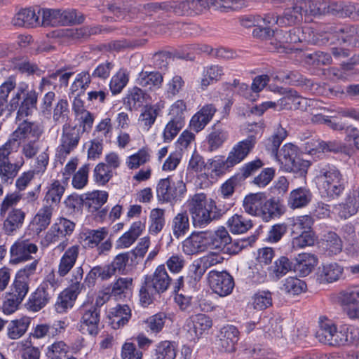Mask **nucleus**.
<instances>
[{"label":"nucleus","mask_w":359,"mask_h":359,"mask_svg":"<svg viewBox=\"0 0 359 359\" xmlns=\"http://www.w3.org/2000/svg\"><path fill=\"white\" fill-rule=\"evenodd\" d=\"M187 206L195 227H205L222 216L215 201L208 200L204 194L192 196L187 201Z\"/></svg>","instance_id":"1"},{"label":"nucleus","mask_w":359,"mask_h":359,"mask_svg":"<svg viewBox=\"0 0 359 359\" xmlns=\"http://www.w3.org/2000/svg\"><path fill=\"white\" fill-rule=\"evenodd\" d=\"M37 100L38 94L35 90L29 89L27 84L22 83L10 99L8 111L11 114L18 109L16 118L21 120L32 114L34 109L36 108Z\"/></svg>","instance_id":"2"},{"label":"nucleus","mask_w":359,"mask_h":359,"mask_svg":"<svg viewBox=\"0 0 359 359\" xmlns=\"http://www.w3.org/2000/svg\"><path fill=\"white\" fill-rule=\"evenodd\" d=\"M207 278L210 289L219 296L226 297L232 292L234 280L227 271L212 270L208 272Z\"/></svg>","instance_id":"3"},{"label":"nucleus","mask_w":359,"mask_h":359,"mask_svg":"<svg viewBox=\"0 0 359 359\" xmlns=\"http://www.w3.org/2000/svg\"><path fill=\"white\" fill-rule=\"evenodd\" d=\"M187 191L185 184L182 180L171 182L169 177L159 181L156 193L159 201L172 202L181 198Z\"/></svg>","instance_id":"4"},{"label":"nucleus","mask_w":359,"mask_h":359,"mask_svg":"<svg viewBox=\"0 0 359 359\" xmlns=\"http://www.w3.org/2000/svg\"><path fill=\"white\" fill-rule=\"evenodd\" d=\"M320 172L323 178V188L328 196H338L344 191L345 180L335 167L323 168Z\"/></svg>","instance_id":"5"},{"label":"nucleus","mask_w":359,"mask_h":359,"mask_svg":"<svg viewBox=\"0 0 359 359\" xmlns=\"http://www.w3.org/2000/svg\"><path fill=\"white\" fill-rule=\"evenodd\" d=\"M81 133L79 129L75 126H71L67 123H65L62 127L60 144L57 148L59 155L65 157L69 155L79 145Z\"/></svg>","instance_id":"6"},{"label":"nucleus","mask_w":359,"mask_h":359,"mask_svg":"<svg viewBox=\"0 0 359 359\" xmlns=\"http://www.w3.org/2000/svg\"><path fill=\"white\" fill-rule=\"evenodd\" d=\"M43 133V127L41 124L23 121L11 134L10 138L16 144L17 142H22L32 140H39Z\"/></svg>","instance_id":"7"},{"label":"nucleus","mask_w":359,"mask_h":359,"mask_svg":"<svg viewBox=\"0 0 359 359\" xmlns=\"http://www.w3.org/2000/svg\"><path fill=\"white\" fill-rule=\"evenodd\" d=\"M341 330H338L337 325L328 319L321 320L319 328L316 333L318 341L325 345L339 346Z\"/></svg>","instance_id":"8"},{"label":"nucleus","mask_w":359,"mask_h":359,"mask_svg":"<svg viewBox=\"0 0 359 359\" xmlns=\"http://www.w3.org/2000/svg\"><path fill=\"white\" fill-rule=\"evenodd\" d=\"M100 320V309L96 306L83 305L82 316L80 320V330L83 333H88L95 336L99 332Z\"/></svg>","instance_id":"9"},{"label":"nucleus","mask_w":359,"mask_h":359,"mask_svg":"<svg viewBox=\"0 0 359 359\" xmlns=\"http://www.w3.org/2000/svg\"><path fill=\"white\" fill-rule=\"evenodd\" d=\"M325 33L335 34L339 41L348 45L359 43V25H330L325 28Z\"/></svg>","instance_id":"10"},{"label":"nucleus","mask_w":359,"mask_h":359,"mask_svg":"<svg viewBox=\"0 0 359 359\" xmlns=\"http://www.w3.org/2000/svg\"><path fill=\"white\" fill-rule=\"evenodd\" d=\"M344 271V266L337 262L325 264L318 267L316 280L322 285L333 283L341 278Z\"/></svg>","instance_id":"11"},{"label":"nucleus","mask_w":359,"mask_h":359,"mask_svg":"<svg viewBox=\"0 0 359 359\" xmlns=\"http://www.w3.org/2000/svg\"><path fill=\"white\" fill-rule=\"evenodd\" d=\"M172 278L168 275L165 266L162 264L157 266L152 276H147V285L151 287L156 293L166 291L172 283Z\"/></svg>","instance_id":"12"},{"label":"nucleus","mask_w":359,"mask_h":359,"mask_svg":"<svg viewBox=\"0 0 359 359\" xmlns=\"http://www.w3.org/2000/svg\"><path fill=\"white\" fill-rule=\"evenodd\" d=\"M257 142L254 135H249L245 140L238 142L229 153V163L236 165L243 161L254 148Z\"/></svg>","instance_id":"13"},{"label":"nucleus","mask_w":359,"mask_h":359,"mask_svg":"<svg viewBox=\"0 0 359 359\" xmlns=\"http://www.w3.org/2000/svg\"><path fill=\"white\" fill-rule=\"evenodd\" d=\"M38 247L28 240H18L11 248V262L18 264L32 258L31 254L36 253Z\"/></svg>","instance_id":"14"},{"label":"nucleus","mask_w":359,"mask_h":359,"mask_svg":"<svg viewBox=\"0 0 359 359\" xmlns=\"http://www.w3.org/2000/svg\"><path fill=\"white\" fill-rule=\"evenodd\" d=\"M238 330L233 325L222 327L218 334L217 345L220 351L233 353L238 340Z\"/></svg>","instance_id":"15"},{"label":"nucleus","mask_w":359,"mask_h":359,"mask_svg":"<svg viewBox=\"0 0 359 359\" xmlns=\"http://www.w3.org/2000/svg\"><path fill=\"white\" fill-rule=\"evenodd\" d=\"M212 325V321L210 317L199 313L192 316L187 320L185 328L191 337H198L208 332Z\"/></svg>","instance_id":"16"},{"label":"nucleus","mask_w":359,"mask_h":359,"mask_svg":"<svg viewBox=\"0 0 359 359\" xmlns=\"http://www.w3.org/2000/svg\"><path fill=\"white\" fill-rule=\"evenodd\" d=\"M208 250L205 231L194 232L182 242V250L189 255Z\"/></svg>","instance_id":"17"},{"label":"nucleus","mask_w":359,"mask_h":359,"mask_svg":"<svg viewBox=\"0 0 359 359\" xmlns=\"http://www.w3.org/2000/svg\"><path fill=\"white\" fill-rule=\"evenodd\" d=\"M229 132L224 124L220 121L215 123L206 137L208 150L215 151L220 148L228 140Z\"/></svg>","instance_id":"18"},{"label":"nucleus","mask_w":359,"mask_h":359,"mask_svg":"<svg viewBox=\"0 0 359 359\" xmlns=\"http://www.w3.org/2000/svg\"><path fill=\"white\" fill-rule=\"evenodd\" d=\"M208 248L219 252L227 248L228 243H231V236L224 227H220L215 231H205Z\"/></svg>","instance_id":"19"},{"label":"nucleus","mask_w":359,"mask_h":359,"mask_svg":"<svg viewBox=\"0 0 359 359\" xmlns=\"http://www.w3.org/2000/svg\"><path fill=\"white\" fill-rule=\"evenodd\" d=\"M300 32V29L297 27H294L285 33L277 32L276 37L279 41L276 43L271 42V45L273 46L271 49H273L278 53H287V50L290 48L286 46V44L297 43L302 41V39L299 36Z\"/></svg>","instance_id":"20"},{"label":"nucleus","mask_w":359,"mask_h":359,"mask_svg":"<svg viewBox=\"0 0 359 359\" xmlns=\"http://www.w3.org/2000/svg\"><path fill=\"white\" fill-rule=\"evenodd\" d=\"M41 11L36 13L31 8H24L19 11L13 17L12 22L18 27H34L40 25Z\"/></svg>","instance_id":"21"},{"label":"nucleus","mask_w":359,"mask_h":359,"mask_svg":"<svg viewBox=\"0 0 359 359\" xmlns=\"http://www.w3.org/2000/svg\"><path fill=\"white\" fill-rule=\"evenodd\" d=\"M144 224L141 221L133 222L129 230L125 232L116 241L118 248H127L131 246L144 230Z\"/></svg>","instance_id":"22"},{"label":"nucleus","mask_w":359,"mask_h":359,"mask_svg":"<svg viewBox=\"0 0 359 359\" xmlns=\"http://www.w3.org/2000/svg\"><path fill=\"white\" fill-rule=\"evenodd\" d=\"M280 105H284L287 109L307 110L308 107L312 106L316 102L313 100H308L297 95L294 90H289L288 93L279 100Z\"/></svg>","instance_id":"23"},{"label":"nucleus","mask_w":359,"mask_h":359,"mask_svg":"<svg viewBox=\"0 0 359 359\" xmlns=\"http://www.w3.org/2000/svg\"><path fill=\"white\" fill-rule=\"evenodd\" d=\"M79 253L77 245L69 248L61 257L57 273L61 277L65 276L74 267Z\"/></svg>","instance_id":"24"},{"label":"nucleus","mask_w":359,"mask_h":359,"mask_svg":"<svg viewBox=\"0 0 359 359\" xmlns=\"http://www.w3.org/2000/svg\"><path fill=\"white\" fill-rule=\"evenodd\" d=\"M25 213L20 209H13L3 223V230L7 235H11L21 228L24 222Z\"/></svg>","instance_id":"25"},{"label":"nucleus","mask_w":359,"mask_h":359,"mask_svg":"<svg viewBox=\"0 0 359 359\" xmlns=\"http://www.w3.org/2000/svg\"><path fill=\"white\" fill-rule=\"evenodd\" d=\"M16 87V81L14 76H10L7 80L0 86V116L11 115L9 110L10 101L8 102L9 94L14 90Z\"/></svg>","instance_id":"26"},{"label":"nucleus","mask_w":359,"mask_h":359,"mask_svg":"<svg viewBox=\"0 0 359 359\" xmlns=\"http://www.w3.org/2000/svg\"><path fill=\"white\" fill-rule=\"evenodd\" d=\"M295 261L294 269L302 276H308L318 263L316 257L309 253L299 254L295 258Z\"/></svg>","instance_id":"27"},{"label":"nucleus","mask_w":359,"mask_h":359,"mask_svg":"<svg viewBox=\"0 0 359 359\" xmlns=\"http://www.w3.org/2000/svg\"><path fill=\"white\" fill-rule=\"evenodd\" d=\"M312 194L306 188H298L291 191L288 204L292 209L299 208L307 205L311 201Z\"/></svg>","instance_id":"28"},{"label":"nucleus","mask_w":359,"mask_h":359,"mask_svg":"<svg viewBox=\"0 0 359 359\" xmlns=\"http://www.w3.org/2000/svg\"><path fill=\"white\" fill-rule=\"evenodd\" d=\"M265 201V195L262 193L252 194L247 196L243 201L245 211L252 215L259 216L262 214L261 210Z\"/></svg>","instance_id":"29"},{"label":"nucleus","mask_w":359,"mask_h":359,"mask_svg":"<svg viewBox=\"0 0 359 359\" xmlns=\"http://www.w3.org/2000/svg\"><path fill=\"white\" fill-rule=\"evenodd\" d=\"M25 163L22 156H20L15 163L6 161L0 164V177L1 181L4 182H8L13 181L17 176L19 170Z\"/></svg>","instance_id":"30"},{"label":"nucleus","mask_w":359,"mask_h":359,"mask_svg":"<svg viewBox=\"0 0 359 359\" xmlns=\"http://www.w3.org/2000/svg\"><path fill=\"white\" fill-rule=\"evenodd\" d=\"M154 8L161 10L167 13H173L177 16H190L187 0L156 4L154 6Z\"/></svg>","instance_id":"31"},{"label":"nucleus","mask_w":359,"mask_h":359,"mask_svg":"<svg viewBox=\"0 0 359 359\" xmlns=\"http://www.w3.org/2000/svg\"><path fill=\"white\" fill-rule=\"evenodd\" d=\"M224 75V70L222 66L212 65L204 68L203 78L201 81L202 89L206 88L213 82L221 80Z\"/></svg>","instance_id":"32"},{"label":"nucleus","mask_w":359,"mask_h":359,"mask_svg":"<svg viewBox=\"0 0 359 359\" xmlns=\"http://www.w3.org/2000/svg\"><path fill=\"white\" fill-rule=\"evenodd\" d=\"M261 212L262 214L259 215V217L268 222L273 217H279L283 215L285 212V208L283 205L275 199L266 200L265 198Z\"/></svg>","instance_id":"33"},{"label":"nucleus","mask_w":359,"mask_h":359,"mask_svg":"<svg viewBox=\"0 0 359 359\" xmlns=\"http://www.w3.org/2000/svg\"><path fill=\"white\" fill-rule=\"evenodd\" d=\"M292 263L290 259L282 256L275 261L274 264L269 267V276L273 279H280L292 269Z\"/></svg>","instance_id":"34"},{"label":"nucleus","mask_w":359,"mask_h":359,"mask_svg":"<svg viewBox=\"0 0 359 359\" xmlns=\"http://www.w3.org/2000/svg\"><path fill=\"white\" fill-rule=\"evenodd\" d=\"M227 224L233 233H244L252 227L250 219L238 214H235L229 218Z\"/></svg>","instance_id":"35"},{"label":"nucleus","mask_w":359,"mask_h":359,"mask_svg":"<svg viewBox=\"0 0 359 359\" xmlns=\"http://www.w3.org/2000/svg\"><path fill=\"white\" fill-rule=\"evenodd\" d=\"M130 309L128 305H118L113 308L110 312L113 327L116 329L126 325L130 318Z\"/></svg>","instance_id":"36"},{"label":"nucleus","mask_w":359,"mask_h":359,"mask_svg":"<svg viewBox=\"0 0 359 359\" xmlns=\"http://www.w3.org/2000/svg\"><path fill=\"white\" fill-rule=\"evenodd\" d=\"M108 194L104 191H95L86 194L84 200L85 206L93 212L98 210L107 202Z\"/></svg>","instance_id":"37"},{"label":"nucleus","mask_w":359,"mask_h":359,"mask_svg":"<svg viewBox=\"0 0 359 359\" xmlns=\"http://www.w3.org/2000/svg\"><path fill=\"white\" fill-rule=\"evenodd\" d=\"M189 218L186 211L178 213L175 216L172 222V230L175 238L184 236L189 230Z\"/></svg>","instance_id":"38"},{"label":"nucleus","mask_w":359,"mask_h":359,"mask_svg":"<svg viewBox=\"0 0 359 359\" xmlns=\"http://www.w3.org/2000/svg\"><path fill=\"white\" fill-rule=\"evenodd\" d=\"M108 235V231L105 228L99 229H88L82 233L81 238L84 245L88 248H93L98 246Z\"/></svg>","instance_id":"39"},{"label":"nucleus","mask_w":359,"mask_h":359,"mask_svg":"<svg viewBox=\"0 0 359 359\" xmlns=\"http://www.w3.org/2000/svg\"><path fill=\"white\" fill-rule=\"evenodd\" d=\"M137 83L149 89L152 87L160 88L163 81V76L157 72H141L137 78Z\"/></svg>","instance_id":"40"},{"label":"nucleus","mask_w":359,"mask_h":359,"mask_svg":"<svg viewBox=\"0 0 359 359\" xmlns=\"http://www.w3.org/2000/svg\"><path fill=\"white\" fill-rule=\"evenodd\" d=\"M49 291L41 287L32 294L29 302V309L33 311H38L43 308L52 297Z\"/></svg>","instance_id":"41"},{"label":"nucleus","mask_w":359,"mask_h":359,"mask_svg":"<svg viewBox=\"0 0 359 359\" xmlns=\"http://www.w3.org/2000/svg\"><path fill=\"white\" fill-rule=\"evenodd\" d=\"M322 245L331 255H337L342 250L341 238L336 233L332 231H328L323 235Z\"/></svg>","instance_id":"42"},{"label":"nucleus","mask_w":359,"mask_h":359,"mask_svg":"<svg viewBox=\"0 0 359 359\" xmlns=\"http://www.w3.org/2000/svg\"><path fill=\"white\" fill-rule=\"evenodd\" d=\"M307 286L304 281L295 278L288 277L285 279L281 290L290 295H298L306 290Z\"/></svg>","instance_id":"43"},{"label":"nucleus","mask_w":359,"mask_h":359,"mask_svg":"<svg viewBox=\"0 0 359 359\" xmlns=\"http://www.w3.org/2000/svg\"><path fill=\"white\" fill-rule=\"evenodd\" d=\"M279 20L281 27L292 25L302 22L303 18L297 2L294 3V6L292 7L285 8Z\"/></svg>","instance_id":"44"},{"label":"nucleus","mask_w":359,"mask_h":359,"mask_svg":"<svg viewBox=\"0 0 359 359\" xmlns=\"http://www.w3.org/2000/svg\"><path fill=\"white\" fill-rule=\"evenodd\" d=\"M297 2L302 18L306 16L323 15L322 1L297 0Z\"/></svg>","instance_id":"45"},{"label":"nucleus","mask_w":359,"mask_h":359,"mask_svg":"<svg viewBox=\"0 0 359 359\" xmlns=\"http://www.w3.org/2000/svg\"><path fill=\"white\" fill-rule=\"evenodd\" d=\"M287 131L278 125L273 135L266 141V148L273 155H277L278 148L287 137Z\"/></svg>","instance_id":"46"},{"label":"nucleus","mask_w":359,"mask_h":359,"mask_svg":"<svg viewBox=\"0 0 359 359\" xmlns=\"http://www.w3.org/2000/svg\"><path fill=\"white\" fill-rule=\"evenodd\" d=\"M150 225L149 231L152 235L161 232L165 225V211L161 208L153 209L149 215Z\"/></svg>","instance_id":"47"},{"label":"nucleus","mask_w":359,"mask_h":359,"mask_svg":"<svg viewBox=\"0 0 359 359\" xmlns=\"http://www.w3.org/2000/svg\"><path fill=\"white\" fill-rule=\"evenodd\" d=\"M344 209V216L345 217L355 215L359 209V190L353 189L350 191L346 198L343 206Z\"/></svg>","instance_id":"48"},{"label":"nucleus","mask_w":359,"mask_h":359,"mask_svg":"<svg viewBox=\"0 0 359 359\" xmlns=\"http://www.w3.org/2000/svg\"><path fill=\"white\" fill-rule=\"evenodd\" d=\"M176 355L177 350L173 343L164 341L156 346L153 359H175Z\"/></svg>","instance_id":"49"},{"label":"nucleus","mask_w":359,"mask_h":359,"mask_svg":"<svg viewBox=\"0 0 359 359\" xmlns=\"http://www.w3.org/2000/svg\"><path fill=\"white\" fill-rule=\"evenodd\" d=\"M53 207L51 205H44L34 217V222L38 226L37 230L41 231L46 229L50 223Z\"/></svg>","instance_id":"50"},{"label":"nucleus","mask_w":359,"mask_h":359,"mask_svg":"<svg viewBox=\"0 0 359 359\" xmlns=\"http://www.w3.org/2000/svg\"><path fill=\"white\" fill-rule=\"evenodd\" d=\"M29 324V320L27 318L12 320L8 326V337L13 339H19L25 333Z\"/></svg>","instance_id":"51"},{"label":"nucleus","mask_w":359,"mask_h":359,"mask_svg":"<svg viewBox=\"0 0 359 359\" xmlns=\"http://www.w3.org/2000/svg\"><path fill=\"white\" fill-rule=\"evenodd\" d=\"M278 161L283 165L285 170L290 168V165L297 157V147L292 144H285L280 151L279 154L276 155Z\"/></svg>","instance_id":"52"},{"label":"nucleus","mask_w":359,"mask_h":359,"mask_svg":"<svg viewBox=\"0 0 359 359\" xmlns=\"http://www.w3.org/2000/svg\"><path fill=\"white\" fill-rule=\"evenodd\" d=\"M339 346L346 345L359 346V328L350 326L341 330Z\"/></svg>","instance_id":"53"},{"label":"nucleus","mask_w":359,"mask_h":359,"mask_svg":"<svg viewBox=\"0 0 359 359\" xmlns=\"http://www.w3.org/2000/svg\"><path fill=\"white\" fill-rule=\"evenodd\" d=\"M160 109L158 106H145L141 113L139 121L148 130L154 123Z\"/></svg>","instance_id":"54"},{"label":"nucleus","mask_w":359,"mask_h":359,"mask_svg":"<svg viewBox=\"0 0 359 359\" xmlns=\"http://www.w3.org/2000/svg\"><path fill=\"white\" fill-rule=\"evenodd\" d=\"M128 74L126 70L121 69L110 81L109 88L112 94L120 93L128 82Z\"/></svg>","instance_id":"55"},{"label":"nucleus","mask_w":359,"mask_h":359,"mask_svg":"<svg viewBox=\"0 0 359 359\" xmlns=\"http://www.w3.org/2000/svg\"><path fill=\"white\" fill-rule=\"evenodd\" d=\"M69 104L66 100H60L53 109V119L56 123H66L69 119Z\"/></svg>","instance_id":"56"},{"label":"nucleus","mask_w":359,"mask_h":359,"mask_svg":"<svg viewBox=\"0 0 359 359\" xmlns=\"http://www.w3.org/2000/svg\"><path fill=\"white\" fill-rule=\"evenodd\" d=\"M315 241V234L312 231H302L300 235L293 238L292 248L294 250H298L306 246H311Z\"/></svg>","instance_id":"57"},{"label":"nucleus","mask_w":359,"mask_h":359,"mask_svg":"<svg viewBox=\"0 0 359 359\" xmlns=\"http://www.w3.org/2000/svg\"><path fill=\"white\" fill-rule=\"evenodd\" d=\"M101 29L98 26H83L79 28L71 29L69 36L75 40H85L91 35L100 33Z\"/></svg>","instance_id":"58"},{"label":"nucleus","mask_w":359,"mask_h":359,"mask_svg":"<svg viewBox=\"0 0 359 359\" xmlns=\"http://www.w3.org/2000/svg\"><path fill=\"white\" fill-rule=\"evenodd\" d=\"M149 158L150 156L147 149L143 148L130 156L126 161V164L130 169H137L149 161Z\"/></svg>","instance_id":"59"},{"label":"nucleus","mask_w":359,"mask_h":359,"mask_svg":"<svg viewBox=\"0 0 359 359\" xmlns=\"http://www.w3.org/2000/svg\"><path fill=\"white\" fill-rule=\"evenodd\" d=\"M40 11V16H41V20H40V25L43 27L60 26L59 9L45 8Z\"/></svg>","instance_id":"60"},{"label":"nucleus","mask_w":359,"mask_h":359,"mask_svg":"<svg viewBox=\"0 0 359 359\" xmlns=\"http://www.w3.org/2000/svg\"><path fill=\"white\" fill-rule=\"evenodd\" d=\"M253 308L256 310H264L272 305L271 293L262 291L256 293L252 298Z\"/></svg>","instance_id":"61"},{"label":"nucleus","mask_w":359,"mask_h":359,"mask_svg":"<svg viewBox=\"0 0 359 359\" xmlns=\"http://www.w3.org/2000/svg\"><path fill=\"white\" fill-rule=\"evenodd\" d=\"M339 302L345 307L359 304V294L357 288L342 291L339 294Z\"/></svg>","instance_id":"62"},{"label":"nucleus","mask_w":359,"mask_h":359,"mask_svg":"<svg viewBox=\"0 0 359 359\" xmlns=\"http://www.w3.org/2000/svg\"><path fill=\"white\" fill-rule=\"evenodd\" d=\"M112 171L104 163H98L95 169L93 176L97 183L104 185L112 177Z\"/></svg>","instance_id":"63"},{"label":"nucleus","mask_w":359,"mask_h":359,"mask_svg":"<svg viewBox=\"0 0 359 359\" xmlns=\"http://www.w3.org/2000/svg\"><path fill=\"white\" fill-rule=\"evenodd\" d=\"M133 285V278L130 277L119 278L112 285L111 294L118 297L126 294Z\"/></svg>","instance_id":"64"}]
</instances>
